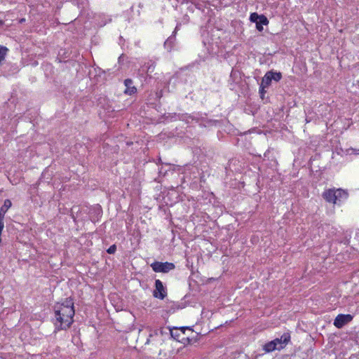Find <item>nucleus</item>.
<instances>
[{"mask_svg": "<svg viewBox=\"0 0 359 359\" xmlns=\"http://www.w3.org/2000/svg\"><path fill=\"white\" fill-rule=\"evenodd\" d=\"M271 78L269 75L268 72H266L262 80L261 86H262V88H268L271 85Z\"/></svg>", "mask_w": 359, "mask_h": 359, "instance_id": "9b49d317", "label": "nucleus"}, {"mask_svg": "<svg viewBox=\"0 0 359 359\" xmlns=\"http://www.w3.org/2000/svg\"><path fill=\"white\" fill-rule=\"evenodd\" d=\"M171 43V38H169L168 39L166 40V41L164 43V46L166 47L168 46V45H170V43Z\"/></svg>", "mask_w": 359, "mask_h": 359, "instance_id": "412c9836", "label": "nucleus"}, {"mask_svg": "<svg viewBox=\"0 0 359 359\" xmlns=\"http://www.w3.org/2000/svg\"><path fill=\"white\" fill-rule=\"evenodd\" d=\"M336 195V204L341 202L342 200L346 199L348 196V194L341 189H335Z\"/></svg>", "mask_w": 359, "mask_h": 359, "instance_id": "1a4fd4ad", "label": "nucleus"}, {"mask_svg": "<svg viewBox=\"0 0 359 359\" xmlns=\"http://www.w3.org/2000/svg\"><path fill=\"white\" fill-rule=\"evenodd\" d=\"M133 81L130 79H127L124 81V84L126 87L125 93L132 95L136 92V88L133 86Z\"/></svg>", "mask_w": 359, "mask_h": 359, "instance_id": "6e6552de", "label": "nucleus"}, {"mask_svg": "<svg viewBox=\"0 0 359 359\" xmlns=\"http://www.w3.org/2000/svg\"><path fill=\"white\" fill-rule=\"evenodd\" d=\"M263 348L265 351V352L269 353L273 351L277 350V346H276V343H274L272 340L265 344Z\"/></svg>", "mask_w": 359, "mask_h": 359, "instance_id": "f8f14e48", "label": "nucleus"}, {"mask_svg": "<svg viewBox=\"0 0 359 359\" xmlns=\"http://www.w3.org/2000/svg\"><path fill=\"white\" fill-rule=\"evenodd\" d=\"M11 205L12 203L9 199H6L4 201V205L1 206L0 209V217L4 218L6 212L11 207Z\"/></svg>", "mask_w": 359, "mask_h": 359, "instance_id": "9d476101", "label": "nucleus"}, {"mask_svg": "<svg viewBox=\"0 0 359 359\" xmlns=\"http://www.w3.org/2000/svg\"><path fill=\"white\" fill-rule=\"evenodd\" d=\"M162 344V339L161 334H158L157 330L149 331L148 337L144 343L145 348L147 346L151 345L154 348H158Z\"/></svg>", "mask_w": 359, "mask_h": 359, "instance_id": "f03ea898", "label": "nucleus"}, {"mask_svg": "<svg viewBox=\"0 0 359 359\" xmlns=\"http://www.w3.org/2000/svg\"><path fill=\"white\" fill-rule=\"evenodd\" d=\"M353 320L351 314H339L334 320V325L337 328H341Z\"/></svg>", "mask_w": 359, "mask_h": 359, "instance_id": "39448f33", "label": "nucleus"}, {"mask_svg": "<svg viewBox=\"0 0 359 359\" xmlns=\"http://www.w3.org/2000/svg\"><path fill=\"white\" fill-rule=\"evenodd\" d=\"M180 24L177 25V26H176V27H175V30H174V32H173L172 36H175V35L176 34L177 31V30L179 29V28H180Z\"/></svg>", "mask_w": 359, "mask_h": 359, "instance_id": "aec40b11", "label": "nucleus"}, {"mask_svg": "<svg viewBox=\"0 0 359 359\" xmlns=\"http://www.w3.org/2000/svg\"><path fill=\"white\" fill-rule=\"evenodd\" d=\"M263 25L262 24H256V27L257 29L259 30V31H262L263 30V27H262Z\"/></svg>", "mask_w": 359, "mask_h": 359, "instance_id": "6ab92c4d", "label": "nucleus"}, {"mask_svg": "<svg viewBox=\"0 0 359 359\" xmlns=\"http://www.w3.org/2000/svg\"><path fill=\"white\" fill-rule=\"evenodd\" d=\"M116 250V246L115 245H111L107 250L109 254H114Z\"/></svg>", "mask_w": 359, "mask_h": 359, "instance_id": "dca6fc26", "label": "nucleus"}, {"mask_svg": "<svg viewBox=\"0 0 359 359\" xmlns=\"http://www.w3.org/2000/svg\"><path fill=\"white\" fill-rule=\"evenodd\" d=\"M265 92H266L265 88H262V86L260 85L259 93H260L262 97H263V95H264Z\"/></svg>", "mask_w": 359, "mask_h": 359, "instance_id": "a211bd4d", "label": "nucleus"}, {"mask_svg": "<svg viewBox=\"0 0 359 359\" xmlns=\"http://www.w3.org/2000/svg\"><path fill=\"white\" fill-rule=\"evenodd\" d=\"M151 267L156 273H168L175 269V264L170 262H155L151 264Z\"/></svg>", "mask_w": 359, "mask_h": 359, "instance_id": "7ed1b4c3", "label": "nucleus"}, {"mask_svg": "<svg viewBox=\"0 0 359 359\" xmlns=\"http://www.w3.org/2000/svg\"><path fill=\"white\" fill-rule=\"evenodd\" d=\"M4 218H3V217H0V234H1V232H2L3 229L4 227Z\"/></svg>", "mask_w": 359, "mask_h": 359, "instance_id": "f3484780", "label": "nucleus"}, {"mask_svg": "<svg viewBox=\"0 0 359 359\" xmlns=\"http://www.w3.org/2000/svg\"><path fill=\"white\" fill-rule=\"evenodd\" d=\"M259 15H258L257 13H253L250 15V20L253 22H255L257 24V21H258V19L259 18Z\"/></svg>", "mask_w": 359, "mask_h": 359, "instance_id": "2eb2a0df", "label": "nucleus"}, {"mask_svg": "<svg viewBox=\"0 0 359 359\" xmlns=\"http://www.w3.org/2000/svg\"><path fill=\"white\" fill-rule=\"evenodd\" d=\"M268 74L271 78V79L276 81H279L282 78V74L280 72H273L272 71H270L268 72Z\"/></svg>", "mask_w": 359, "mask_h": 359, "instance_id": "ddd939ff", "label": "nucleus"}, {"mask_svg": "<svg viewBox=\"0 0 359 359\" xmlns=\"http://www.w3.org/2000/svg\"><path fill=\"white\" fill-rule=\"evenodd\" d=\"M75 314L74 302L72 299H66L62 303H57L55 306V330H67L73 323Z\"/></svg>", "mask_w": 359, "mask_h": 359, "instance_id": "f257e3e1", "label": "nucleus"}, {"mask_svg": "<svg viewBox=\"0 0 359 359\" xmlns=\"http://www.w3.org/2000/svg\"><path fill=\"white\" fill-rule=\"evenodd\" d=\"M153 295L159 299H163L167 296L166 289L163 286V283L158 279L155 281V289L153 292Z\"/></svg>", "mask_w": 359, "mask_h": 359, "instance_id": "20e7f679", "label": "nucleus"}, {"mask_svg": "<svg viewBox=\"0 0 359 359\" xmlns=\"http://www.w3.org/2000/svg\"><path fill=\"white\" fill-rule=\"evenodd\" d=\"M322 196L327 202L336 204L335 189L325 190L323 193Z\"/></svg>", "mask_w": 359, "mask_h": 359, "instance_id": "0eeeda50", "label": "nucleus"}, {"mask_svg": "<svg viewBox=\"0 0 359 359\" xmlns=\"http://www.w3.org/2000/svg\"><path fill=\"white\" fill-rule=\"evenodd\" d=\"M268 23H269V20H268L267 18L263 15H261L259 16V18L258 19V21L257 22V24H262V25H266Z\"/></svg>", "mask_w": 359, "mask_h": 359, "instance_id": "4468645a", "label": "nucleus"}, {"mask_svg": "<svg viewBox=\"0 0 359 359\" xmlns=\"http://www.w3.org/2000/svg\"><path fill=\"white\" fill-rule=\"evenodd\" d=\"M290 334L288 332L284 333L280 338H276L273 340L274 343H276V346H277V350H280L283 348L290 341Z\"/></svg>", "mask_w": 359, "mask_h": 359, "instance_id": "423d86ee", "label": "nucleus"}]
</instances>
